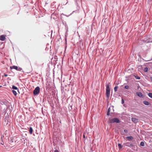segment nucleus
Instances as JSON below:
<instances>
[{"mask_svg":"<svg viewBox=\"0 0 152 152\" xmlns=\"http://www.w3.org/2000/svg\"><path fill=\"white\" fill-rule=\"evenodd\" d=\"M4 76L5 77H7V76H8V75H7V74H5L4 75Z\"/></svg>","mask_w":152,"mask_h":152,"instance_id":"nucleus-25","label":"nucleus"},{"mask_svg":"<svg viewBox=\"0 0 152 152\" xmlns=\"http://www.w3.org/2000/svg\"><path fill=\"white\" fill-rule=\"evenodd\" d=\"M112 109L113 110V108H112Z\"/></svg>","mask_w":152,"mask_h":152,"instance_id":"nucleus-30","label":"nucleus"},{"mask_svg":"<svg viewBox=\"0 0 152 152\" xmlns=\"http://www.w3.org/2000/svg\"><path fill=\"white\" fill-rule=\"evenodd\" d=\"M126 139L129 140H132L133 139V137L131 136L127 137H126Z\"/></svg>","mask_w":152,"mask_h":152,"instance_id":"nucleus-10","label":"nucleus"},{"mask_svg":"<svg viewBox=\"0 0 152 152\" xmlns=\"http://www.w3.org/2000/svg\"><path fill=\"white\" fill-rule=\"evenodd\" d=\"M3 137H4V136L3 135H1V139H2Z\"/></svg>","mask_w":152,"mask_h":152,"instance_id":"nucleus-26","label":"nucleus"},{"mask_svg":"<svg viewBox=\"0 0 152 152\" xmlns=\"http://www.w3.org/2000/svg\"><path fill=\"white\" fill-rule=\"evenodd\" d=\"M5 36L4 35H2L0 36V40L1 41H4L5 39Z\"/></svg>","mask_w":152,"mask_h":152,"instance_id":"nucleus-5","label":"nucleus"},{"mask_svg":"<svg viewBox=\"0 0 152 152\" xmlns=\"http://www.w3.org/2000/svg\"><path fill=\"white\" fill-rule=\"evenodd\" d=\"M144 70L145 72H147L148 71V69L147 67H145V68Z\"/></svg>","mask_w":152,"mask_h":152,"instance_id":"nucleus-16","label":"nucleus"},{"mask_svg":"<svg viewBox=\"0 0 152 152\" xmlns=\"http://www.w3.org/2000/svg\"><path fill=\"white\" fill-rule=\"evenodd\" d=\"M143 103L146 105H149V102L146 101H144L143 102Z\"/></svg>","mask_w":152,"mask_h":152,"instance_id":"nucleus-12","label":"nucleus"},{"mask_svg":"<svg viewBox=\"0 0 152 152\" xmlns=\"http://www.w3.org/2000/svg\"><path fill=\"white\" fill-rule=\"evenodd\" d=\"M118 148L119 149H121L122 148V145H121V144H119V143L118 144Z\"/></svg>","mask_w":152,"mask_h":152,"instance_id":"nucleus-20","label":"nucleus"},{"mask_svg":"<svg viewBox=\"0 0 152 152\" xmlns=\"http://www.w3.org/2000/svg\"><path fill=\"white\" fill-rule=\"evenodd\" d=\"M12 92L13 94L15 95V96H16L17 95V92H16V91H14V90H12Z\"/></svg>","mask_w":152,"mask_h":152,"instance_id":"nucleus-15","label":"nucleus"},{"mask_svg":"<svg viewBox=\"0 0 152 152\" xmlns=\"http://www.w3.org/2000/svg\"><path fill=\"white\" fill-rule=\"evenodd\" d=\"M108 122L109 123H119L120 122V121L119 119L116 118H113L109 119L108 121Z\"/></svg>","mask_w":152,"mask_h":152,"instance_id":"nucleus-1","label":"nucleus"},{"mask_svg":"<svg viewBox=\"0 0 152 152\" xmlns=\"http://www.w3.org/2000/svg\"><path fill=\"white\" fill-rule=\"evenodd\" d=\"M118 86H115L114 88V90L115 92H116L117 90V89L118 88Z\"/></svg>","mask_w":152,"mask_h":152,"instance_id":"nucleus-17","label":"nucleus"},{"mask_svg":"<svg viewBox=\"0 0 152 152\" xmlns=\"http://www.w3.org/2000/svg\"><path fill=\"white\" fill-rule=\"evenodd\" d=\"M83 138H86V136H85V133H84V134H83Z\"/></svg>","mask_w":152,"mask_h":152,"instance_id":"nucleus-22","label":"nucleus"},{"mask_svg":"<svg viewBox=\"0 0 152 152\" xmlns=\"http://www.w3.org/2000/svg\"><path fill=\"white\" fill-rule=\"evenodd\" d=\"M144 142L142 141L141 142H140V145L141 146H144Z\"/></svg>","mask_w":152,"mask_h":152,"instance_id":"nucleus-18","label":"nucleus"},{"mask_svg":"<svg viewBox=\"0 0 152 152\" xmlns=\"http://www.w3.org/2000/svg\"><path fill=\"white\" fill-rule=\"evenodd\" d=\"M40 88L39 87H36L33 91V94L34 95L38 94H39Z\"/></svg>","mask_w":152,"mask_h":152,"instance_id":"nucleus-3","label":"nucleus"},{"mask_svg":"<svg viewBox=\"0 0 152 152\" xmlns=\"http://www.w3.org/2000/svg\"><path fill=\"white\" fill-rule=\"evenodd\" d=\"M134 77L137 79L139 80L140 79V77L138 76L137 75H134Z\"/></svg>","mask_w":152,"mask_h":152,"instance_id":"nucleus-13","label":"nucleus"},{"mask_svg":"<svg viewBox=\"0 0 152 152\" xmlns=\"http://www.w3.org/2000/svg\"><path fill=\"white\" fill-rule=\"evenodd\" d=\"M106 93L107 97L109 98L110 96V86L108 84L106 85Z\"/></svg>","mask_w":152,"mask_h":152,"instance_id":"nucleus-2","label":"nucleus"},{"mask_svg":"<svg viewBox=\"0 0 152 152\" xmlns=\"http://www.w3.org/2000/svg\"><path fill=\"white\" fill-rule=\"evenodd\" d=\"M148 95L150 98H152V93H149L148 94Z\"/></svg>","mask_w":152,"mask_h":152,"instance_id":"nucleus-19","label":"nucleus"},{"mask_svg":"<svg viewBox=\"0 0 152 152\" xmlns=\"http://www.w3.org/2000/svg\"><path fill=\"white\" fill-rule=\"evenodd\" d=\"M54 152H59L57 150H55L54 151Z\"/></svg>","mask_w":152,"mask_h":152,"instance_id":"nucleus-27","label":"nucleus"},{"mask_svg":"<svg viewBox=\"0 0 152 152\" xmlns=\"http://www.w3.org/2000/svg\"><path fill=\"white\" fill-rule=\"evenodd\" d=\"M124 132L125 133H127V132H128V131H127V130H126V129L124 130Z\"/></svg>","mask_w":152,"mask_h":152,"instance_id":"nucleus-23","label":"nucleus"},{"mask_svg":"<svg viewBox=\"0 0 152 152\" xmlns=\"http://www.w3.org/2000/svg\"><path fill=\"white\" fill-rule=\"evenodd\" d=\"M132 121L135 123H136L138 121V120L135 118H132Z\"/></svg>","mask_w":152,"mask_h":152,"instance_id":"nucleus-7","label":"nucleus"},{"mask_svg":"<svg viewBox=\"0 0 152 152\" xmlns=\"http://www.w3.org/2000/svg\"><path fill=\"white\" fill-rule=\"evenodd\" d=\"M1 144L3 145H4V142L2 141V142H1Z\"/></svg>","mask_w":152,"mask_h":152,"instance_id":"nucleus-28","label":"nucleus"},{"mask_svg":"<svg viewBox=\"0 0 152 152\" xmlns=\"http://www.w3.org/2000/svg\"><path fill=\"white\" fill-rule=\"evenodd\" d=\"M111 110V108L109 107L107 112V114H113V113L112 112H110Z\"/></svg>","mask_w":152,"mask_h":152,"instance_id":"nucleus-6","label":"nucleus"},{"mask_svg":"<svg viewBox=\"0 0 152 152\" xmlns=\"http://www.w3.org/2000/svg\"><path fill=\"white\" fill-rule=\"evenodd\" d=\"M136 94L137 96L140 97H142L143 96L142 93L141 92H137L136 93Z\"/></svg>","mask_w":152,"mask_h":152,"instance_id":"nucleus-4","label":"nucleus"},{"mask_svg":"<svg viewBox=\"0 0 152 152\" xmlns=\"http://www.w3.org/2000/svg\"><path fill=\"white\" fill-rule=\"evenodd\" d=\"M7 103L8 102L6 100H5L4 101H2L1 104H4L5 105H7Z\"/></svg>","mask_w":152,"mask_h":152,"instance_id":"nucleus-11","label":"nucleus"},{"mask_svg":"<svg viewBox=\"0 0 152 152\" xmlns=\"http://www.w3.org/2000/svg\"><path fill=\"white\" fill-rule=\"evenodd\" d=\"M121 102H122V103L123 104L124 103V100L123 99H122V101Z\"/></svg>","mask_w":152,"mask_h":152,"instance_id":"nucleus-24","label":"nucleus"},{"mask_svg":"<svg viewBox=\"0 0 152 152\" xmlns=\"http://www.w3.org/2000/svg\"><path fill=\"white\" fill-rule=\"evenodd\" d=\"M1 86H0V87H1Z\"/></svg>","mask_w":152,"mask_h":152,"instance_id":"nucleus-31","label":"nucleus"},{"mask_svg":"<svg viewBox=\"0 0 152 152\" xmlns=\"http://www.w3.org/2000/svg\"><path fill=\"white\" fill-rule=\"evenodd\" d=\"M57 57V56H55V57H54L55 58V59Z\"/></svg>","mask_w":152,"mask_h":152,"instance_id":"nucleus-29","label":"nucleus"},{"mask_svg":"<svg viewBox=\"0 0 152 152\" xmlns=\"http://www.w3.org/2000/svg\"><path fill=\"white\" fill-rule=\"evenodd\" d=\"M129 86L128 85L124 87V88L126 89H128L129 88Z\"/></svg>","mask_w":152,"mask_h":152,"instance_id":"nucleus-21","label":"nucleus"},{"mask_svg":"<svg viewBox=\"0 0 152 152\" xmlns=\"http://www.w3.org/2000/svg\"><path fill=\"white\" fill-rule=\"evenodd\" d=\"M29 132L30 134H32L33 133V129L31 127H30L29 129Z\"/></svg>","mask_w":152,"mask_h":152,"instance_id":"nucleus-9","label":"nucleus"},{"mask_svg":"<svg viewBox=\"0 0 152 152\" xmlns=\"http://www.w3.org/2000/svg\"><path fill=\"white\" fill-rule=\"evenodd\" d=\"M10 69H15L16 70H17L18 69V67L17 66H12L10 67Z\"/></svg>","mask_w":152,"mask_h":152,"instance_id":"nucleus-8","label":"nucleus"},{"mask_svg":"<svg viewBox=\"0 0 152 152\" xmlns=\"http://www.w3.org/2000/svg\"><path fill=\"white\" fill-rule=\"evenodd\" d=\"M12 89L15 90H16L18 89L17 87L14 85L12 86Z\"/></svg>","mask_w":152,"mask_h":152,"instance_id":"nucleus-14","label":"nucleus"}]
</instances>
